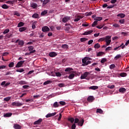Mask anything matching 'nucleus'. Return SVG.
Instances as JSON below:
<instances>
[{
	"mask_svg": "<svg viewBox=\"0 0 129 129\" xmlns=\"http://www.w3.org/2000/svg\"><path fill=\"white\" fill-rule=\"evenodd\" d=\"M91 59L90 57H85L84 58L82 59V66H87L89 64H91Z\"/></svg>",
	"mask_w": 129,
	"mask_h": 129,
	"instance_id": "1",
	"label": "nucleus"
},
{
	"mask_svg": "<svg viewBox=\"0 0 129 129\" xmlns=\"http://www.w3.org/2000/svg\"><path fill=\"white\" fill-rule=\"evenodd\" d=\"M106 46H109L111 43V36L107 35L105 37Z\"/></svg>",
	"mask_w": 129,
	"mask_h": 129,
	"instance_id": "2",
	"label": "nucleus"
},
{
	"mask_svg": "<svg viewBox=\"0 0 129 129\" xmlns=\"http://www.w3.org/2000/svg\"><path fill=\"white\" fill-rule=\"evenodd\" d=\"M24 103H21L20 102H13L12 103V105L13 106H22V105H23Z\"/></svg>",
	"mask_w": 129,
	"mask_h": 129,
	"instance_id": "3",
	"label": "nucleus"
},
{
	"mask_svg": "<svg viewBox=\"0 0 129 129\" xmlns=\"http://www.w3.org/2000/svg\"><path fill=\"white\" fill-rule=\"evenodd\" d=\"M29 51H30L29 54H33V53H35L36 52V50H34V46H29L28 47Z\"/></svg>",
	"mask_w": 129,
	"mask_h": 129,
	"instance_id": "4",
	"label": "nucleus"
},
{
	"mask_svg": "<svg viewBox=\"0 0 129 129\" xmlns=\"http://www.w3.org/2000/svg\"><path fill=\"white\" fill-rule=\"evenodd\" d=\"M25 63V60H22L18 62L16 66V68H20V67H22L23 64Z\"/></svg>",
	"mask_w": 129,
	"mask_h": 129,
	"instance_id": "5",
	"label": "nucleus"
},
{
	"mask_svg": "<svg viewBox=\"0 0 129 129\" xmlns=\"http://www.w3.org/2000/svg\"><path fill=\"white\" fill-rule=\"evenodd\" d=\"M69 20H70V17L66 16L62 18V22H63V23H67Z\"/></svg>",
	"mask_w": 129,
	"mask_h": 129,
	"instance_id": "6",
	"label": "nucleus"
},
{
	"mask_svg": "<svg viewBox=\"0 0 129 129\" xmlns=\"http://www.w3.org/2000/svg\"><path fill=\"white\" fill-rule=\"evenodd\" d=\"M42 31L44 32H49V31H50V28H49L48 26H44L42 28Z\"/></svg>",
	"mask_w": 129,
	"mask_h": 129,
	"instance_id": "7",
	"label": "nucleus"
},
{
	"mask_svg": "<svg viewBox=\"0 0 129 129\" xmlns=\"http://www.w3.org/2000/svg\"><path fill=\"white\" fill-rule=\"evenodd\" d=\"M88 74H89V73L85 72L84 74L82 75V76H81V79H85V78H86V77H87V76H88Z\"/></svg>",
	"mask_w": 129,
	"mask_h": 129,
	"instance_id": "8",
	"label": "nucleus"
},
{
	"mask_svg": "<svg viewBox=\"0 0 129 129\" xmlns=\"http://www.w3.org/2000/svg\"><path fill=\"white\" fill-rule=\"evenodd\" d=\"M43 121V119L42 118H39L38 120L34 121L33 124L36 125V124H41V122Z\"/></svg>",
	"mask_w": 129,
	"mask_h": 129,
	"instance_id": "9",
	"label": "nucleus"
},
{
	"mask_svg": "<svg viewBox=\"0 0 129 129\" xmlns=\"http://www.w3.org/2000/svg\"><path fill=\"white\" fill-rule=\"evenodd\" d=\"M54 115H56V112L48 113L47 115H46L45 117L48 118L49 117H51V116H54Z\"/></svg>",
	"mask_w": 129,
	"mask_h": 129,
	"instance_id": "10",
	"label": "nucleus"
},
{
	"mask_svg": "<svg viewBox=\"0 0 129 129\" xmlns=\"http://www.w3.org/2000/svg\"><path fill=\"white\" fill-rule=\"evenodd\" d=\"M94 100V97H93V96H90L87 98V101L89 102H92V101H93Z\"/></svg>",
	"mask_w": 129,
	"mask_h": 129,
	"instance_id": "11",
	"label": "nucleus"
},
{
	"mask_svg": "<svg viewBox=\"0 0 129 129\" xmlns=\"http://www.w3.org/2000/svg\"><path fill=\"white\" fill-rule=\"evenodd\" d=\"M73 70V69L70 68H68L66 69L65 71H66V72L67 73V74H69L71 73V71H72Z\"/></svg>",
	"mask_w": 129,
	"mask_h": 129,
	"instance_id": "12",
	"label": "nucleus"
},
{
	"mask_svg": "<svg viewBox=\"0 0 129 129\" xmlns=\"http://www.w3.org/2000/svg\"><path fill=\"white\" fill-rule=\"evenodd\" d=\"M31 8H33V9H36V8L38 7V5L36 3H32L30 4Z\"/></svg>",
	"mask_w": 129,
	"mask_h": 129,
	"instance_id": "13",
	"label": "nucleus"
},
{
	"mask_svg": "<svg viewBox=\"0 0 129 129\" xmlns=\"http://www.w3.org/2000/svg\"><path fill=\"white\" fill-rule=\"evenodd\" d=\"M93 32V31H92V30H89L88 31H86L83 34V35H84V36H86L87 35H90V34H91V33H92Z\"/></svg>",
	"mask_w": 129,
	"mask_h": 129,
	"instance_id": "14",
	"label": "nucleus"
},
{
	"mask_svg": "<svg viewBox=\"0 0 129 129\" xmlns=\"http://www.w3.org/2000/svg\"><path fill=\"white\" fill-rule=\"evenodd\" d=\"M14 128L15 129H21L22 126L18 124H15L13 126Z\"/></svg>",
	"mask_w": 129,
	"mask_h": 129,
	"instance_id": "15",
	"label": "nucleus"
},
{
	"mask_svg": "<svg viewBox=\"0 0 129 129\" xmlns=\"http://www.w3.org/2000/svg\"><path fill=\"white\" fill-rule=\"evenodd\" d=\"M49 56L52 57H55V56H57V53H56V52H51L49 53Z\"/></svg>",
	"mask_w": 129,
	"mask_h": 129,
	"instance_id": "16",
	"label": "nucleus"
},
{
	"mask_svg": "<svg viewBox=\"0 0 129 129\" xmlns=\"http://www.w3.org/2000/svg\"><path fill=\"white\" fill-rule=\"evenodd\" d=\"M126 91V89L124 88H120L119 89V92H120V93H124Z\"/></svg>",
	"mask_w": 129,
	"mask_h": 129,
	"instance_id": "17",
	"label": "nucleus"
},
{
	"mask_svg": "<svg viewBox=\"0 0 129 129\" xmlns=\"http://www.w3.org/2000/svg\"><path fill=\"white\" fill-rule=\"evenodd\" d=\"M11 115H13V113L11 112L7 113L4 115V117H10Z\"/></svg>",
	"mask_w": 129,
	"mask_h": 129,
	"instance_id": "18",
	"label": "nucleus"
},
{
	"mask_svg": "<svg viewBox=\"0 0 129 129\" xmlns=\"http://www.w3.org/2000/svg\"><path fill=\"white\" fill-rule=\"evenodd\" d=\"M18 84L20 85H25V84H28V82L25 81H20L18 82Z\"/></svg>",
	"mask_w": 129,
	"mask_h": 129,
	"instance_id": "19",
	"label": "nucleus"
},
{
	"mask_svg": "<svg viewBox=\"0 0 129 129\" xmlns=\"http://www.w3.org/2000/svg\"><path fill=\"white\" fill-rule=\"evenodd\" d=\"M32 18L33 19H38L39 18V14L37 13H34L33 15H32Z\"/></svg>",
	"mask_w": 129,
	"mask_h": 129,
	"instance_id": "20",
	"label": "nucleus"
},
{
	"mask_svg": "<svg viewBox=\"0 0 129 129\" xmlns=\"http://www.w3.org/2000/svg\"><path fill=\"white\" fill-rule=\"evenodd\" d=\"M83 123H84V119H82L81 121H79L78 122V125H80V126H82L83 125Z\"/></svg>",
	"mask_w": 129,
	"mask_h": 129,
	"instance_id": "21",
	"label": "nucleus"
},
{
	"mask_svg": "<svg viewBox=\"0 0 129 129\" xmlns=\"http://www.w3.org/2000/svg\"><path fill=\"white\" fill-rule=\"evenodd\" d=\"M117 16L120 17V18L122 19V18H124V17H125V14H123V13H120V14H117Z\"/></svg>",
	"mask_w": 129,
	"mask_h": 129,
	"instance_id": "22",
	"label": "nucleus"
},
{
	"mask_svg": "<svg viewBox=\"0 0 129 129\" xmlns=\"http://www.w3.org/2000/svg\"><path fill=\"white\" fill-rule=\"evenodd\" d=\"M89 89H92V90H96L98 89V87L96 86H93L89 87Z\"/></svg>",
	"mask_w": 129,
	"mask_h": 129,
	"instance_id": "23",
	"label": "nucleus"
},
{
	"mask_svg": "<svg viewBox=\"0 0 129 129\" xmlns=\"http://www.w3.org/2000/svg\"><path fill=\"white\" fill-rule=\"evenodd\" d=\"M18 45H20L21 47H23L25 45V42L23 40H20L18 42Z\"/></svg>",
	"mask_w": 129,
	"mask_h": 129,
	"instance_id": "24",
	"label": "nucleus"
},
{
	"mask_svg": "<svg viewBox=\"0 0 129 129\" xmlns=\"http://www.w3.org/2000/svg\"><path fill=\"white\" fill-rule=\"evenodd\" d=\"M80 19H82V17H81V16L78 15L77 16V18L74 20V21L78 22V21H80Z\"/></svg>",
	"mask_w": 129,
	"mask_h": 129,
	"instance_id": "25",
	"label": "nucleus"
},
{
	"mask_svg": "<svg viewBox=\"0 0 129 129\" xmlns=\"http://www.w3.org/2000/svg\"><path fill=\"white\" fill-rule=\"evenodd\" d=\"M26 30H27V28H26L25 27H21L19 29V32H24V31H26Z\"/></svg>",
	"mask_w": 129,
	"mask_h": 129,
	"instance_id": "26",
	"label": "nucleus"
},
{
	"mask_svg": "<svg viewBox=\"0 0 129 129\" xmlns=\"http://www.w3.org/2000/svg\"><path fill=\"white\" fill-rule=\"evenodd\" d=\"M50 0H44L42 3L43 6H46L48 3H50Z\"/></svg>",
	"mask_w": 129,
	"mask_h": 129,
	"instance_id": "27",
	"label": "nucleus"
},
{
	"mask_svg": "<svg viewBox=\"0 0 129 129\" xmlns=\"http://www.w3.org/2000/svg\"><path fill=\"white\" fill-rule=\"evenodd\" d=\"M74 77H75V74H71L69 76L68 78H69V79H73V78H74Z\"/></svg>",
	"mask_w": 129,
	"mask_h": 129,
	"instance_id": "28",
	"label": "nucleus"
},
{
	"mask_svg": "<svg viewBox=\"0 0 129 129\" xmlns=\"http://www.w3.org/2000/svg\"><path fill=\"white\" fill-rule=\"evenodd\" d=\"M51 83H52V81L48 80L45 82L43 83V85H48V84H51Z\"/></svg>",
	"mask_w": 129,
	"mask_h": 129,
	"instance_id": "29",
	"label": "nucleus"
},
{
	"mask_svg": "<svg viewBox=\"0 0 129 129\" xmlns=\"http://www.w3.org/2000/svg\"><path fill=\"white\" fill-rule=\"evenodd\" d=\"M96 112L97 113L102 114V113H103V111L101 109H97Z\"/></svg>",
	"mask_w": 129,
	"mask_h": 129,
	"instance_id": "30",
	"label": "nucleus"
},
{
	"mask_svg": "<svg viewBox=\"0 0 129 129\" xmlns=\"http://www.w3.org/2000/svg\"><path fill=\"white\" fill-rule=\"evenodd\" d=\"M25 25V23L23 22H20L18 24V28H21V27L24 26Z\"/></svg>",
	"mask_w": 129,
	"mask_h": 129,
	"instance_id": "31",
	"label": "nucleus"
},
{
	"mask_svg": "<svg viewBox=\"0 0 129 129\" xmlns=\"http://www.w3.org/2000/svg\"><path fill=\"white\" fill-rule=\"evenodd\" d=\"M59 103H58V102H55L54 103H53V107H59Z\"/></svg>",
	"mask_w": 129,
	"mask_h": 129,
	"instance_id": "32",
	"label": "nucleus"
},
{
	"mask_svg": "<svg viewBox=\"0 0 129 129\" xmlns=\"http://www.w3.org/2000/svg\"><path fill=\"white\" fill-rule=\"evenodd\" d=\"M14 15L17 16V17H20V16H21V14H20V13H19L18 11H15L14 12Z\"/></svg>",
	"mask_w": 129,
	"mask_h": 129,
	"instance_id": "33",
	"label": "nucleus"
},
{
	"mask_svg": "<svg viewBox=\"0 0 129 129\" xmlns=\"http://www.w3.org/2000/svg\"><path fill=\"white\" fill-rule=\"evenodd\" d=\"M119 58H121V55L120 54H117L116 56L114 57L115 60H117V59H119Z\"/></svg>",
	"mask_w": 129,
	"mask_h": 129,
	"instance_id": "34",
	"label": "nucleus"
},
{
	"mask_svg": "<svg viewBox=\"0 0 129 129\" xmlns=\"http://www.w3.org/2000/svg\"><path fill=\"white\" fill-rule=\"evenodd\" d=\"M11 98H12L11 97H7L4 99V101H9V100H11Z\"/></svg>",
	"mask_w": 129,
	"mask_h": 129,
	"instance_id": "35",
	"label": "nucleus"
},
{
	"mask_svg": "<svg viewBox=\"0 0 129 129\" xmlns=\"http://www.w3.org/2000/svg\"><path fill=\"white\" fill-rule=\"evenodd\" d=\"M94 20L95 21H101V20H102V17H95Z\"/></svg>",
	"mask_w": 129,
	"mask_h": 129,
	"instance_id": "36",
	"label": "nucleus"
},
{
	"mask_svg": "<svg viewBox=\"0 0 129 129\" xmlns=\"http://www.w3.org/2000/svg\"><path fill=\"white\" fill-rule=\"evenodd\" d=\"M103 54H104V52H99L97 53V56L98 57H99L100 56H102V55H103Z\"/></svg>",
	"mask_w": 129,
	"mask_h": 129,
	"instance_id": "37",
	"label": "nucleus"
},
{
	"mask_svg": "<svg viewBox=\"0 0 129 129\" xmlns=\"http://www.w3.org/2000/svg\"><path fill=\"white\" fill-rule=\"evenodd\" d=\"M47 13H48V11L47 10H44V11L41 12V16H45V15H46Z\"/></svg>",
	"mask_w": 129,
	"mask_h": 129,
	"instance_id": "38",
	"label": "nucleus"
},
{
	"mask_svg": "<svg viewBox=\"0 0 129 129\" xmlns=\"http://www.w3.org/2000/svg\"><path fill=\"white\" fill-rule=\"evenodd\" d=\"M24 71H25V70H24V69H19L16 70V72H20V73H22V72H24Z\"/></svg>",
	"mask_w": 129,
	"mask_h": 129,
	"instance_id": "39",
	"label": "nucleus"
},
{
	"mask_svg": "<svg viewBox=\"0 0 129 129\" xmlns=\"http://www.w3.org/2000/svg\"><path fill=\"white\" fill-rule=\"evenodd\" d=\"M94 48H95V49H99V48H100V45L99 44V43H97L95 44Z\"/></svg>",
	"mask_w": 129,
	"mask_h": 129,
	"instance_id": "40",
	"label": "nucleus"
},
{
	"mask_svg": "<svg viewBox=\"0 0 129 129\" xmlns=\"http://www.w3.org/2000/svg\"><path fill=\"white\" fill-rule=\"evenodd\" d=\"M109 68H110V70H112V69H113L114 68H115V64H111Z\"/></svg>",
	"mask_w": 129,
	"mask_h": 129,
	"instance_id": "41",
	"label": "nucleus"
},
{
	"mask_svg": "<svg viewBox=\"0 0 129 129\" xmlns=\"http://www.w3.org/2000/svg\"><path fill=\"white\" fill-rule=\"evenodd\" d=\"M68 120H69V121H71V123H73V122H74L75 119H74V118L71 117V118H69L68 119Z\"/></svg>",
	"mask_w": 129,
	"mask_h": 129,
	"instance_id": "42",
	"label": "nucleus"
},
{
	"mask_svg": "<svg viewBox=\"0 0 129 129\" xmlns=\"http://www.w3.org/2000/svg\"><path fill=\"white\" fill-rule=\"evenodd\" d=\"M87 40H88V39L86 38H81L80 39L81 42H86V41H87Z\"/></svg>",
	"mask_w": 129,
	"mask_h": 129,
	"instance_id": "43",
	"label": "nucleus"
},
{
	"mask_svg": "<svg viewBox=\"0 0 129 129\" xmlns=\"http://www.w3.org/2000/svg\"><path fill=\"white\" fill-rule=\"evenodd\" d=\"M2 8L3 9H9V6L6 4H4L2 6Z\"/></svg>",
	"mask_w": 129,
	"mask_h": 129,
	"instance_id": "44",
	"label": "nucleus"
},
{
	"mask_svg": "<svg viewBox=\"0 0 129 129\" xmlns=\"http://www.w3.org/2000/svg\"><path fill=\"white\" fill-rule=\"evenodd\" d=\"M36 24H37V22H35L33 23H32V29H36Z\"/></svg>",
	"mask_w": 129,
	"mask_h": 129,
	"instance_id": "45",
	"label": "nucleus"
},
{
	"mask_svg": "<svg viewBox=\"0 0 129 129\" xmlns=\"http://www.w3.org/2000/svg\"><path fill=\"white\" fill-rule=\"evenodd\" d=\"M15 63H14L13 62H11L10 63H9V67L10 68H13V67H14Z\"/></svg>",
	"mask_w": 129,
	"mask_h": 129,
	"instance_id": "46",
	"label": "nucleus"
},
{
	"mask_svg": "<svg viewBox=\"0 0 129 129\" xmlns=\"http://www.w3.org/2000/svg\"><path fill=\"white\" fill-rule=\"evenodd\" d=\"M120 76H121V77H125V76H126V73H122L120 74Z\"/></svg>",
	"mask_w": 129,
	"mask_h": 129,
	"instance_id": "47",
	"label": "nucleus"
},
{
	"mask_svg": "<svg viewBox=\"0 0 129 129\" xmlns=\"http://www.w3.org/2000/svg\"><path fill=\"white\" fill-rule=\"evenodd\" d=\"M9 32H10V29H6L4 31L3 34H8V33H9Z\"/></svg>",
	"mask_w": 129,
	"mask_h": 129,
	"instance_id": "48",
	"label": "nucleus"
},
{
	"mask_svg": "<svg viewBox=\"0 0 129 129\" xmlns=\"http://www.w3.org/2000/svg\"><path fill=\"white\" fill-rule=\"evenodd\" d=\"M111 50H112V47L110 46H108L105 49V51H111Z\"/></svg>",
	"mask_w": 129,
	"mask_h": 129,
	"instance_id": "49",
	"label": "nucleus"
},
{
	"mask_svg": "<svg viewBox=\"0 0 129 129\" xmlns=\"http://www.w3.org/2000/svg\"><path fill=\"white\" fill-rule=\"evenodd\" d=\"M105 40V37H102L100 38L98 41V42H102Z\"/></svg>",
	"mask_w": 129,
	"mask_h": 129,
	"instance_id": "50",
	"label": "nucleus"
},
{
	"mask_svg": "<svg viewBox=\"0 0 129 129\" xmlns=\"http://www.w3.org/2000/svg\"><path fill=\"white\" fill-rule=\"evenodd\" d=\"M61 48H63V49H67V48H68V45L63 44L61 46Z\"/></svg>",
	"mask_w": 129,
	"mask_h": 129,
	"instance_id": "51",
	"label": "nucleus"
},
{
	"mask_svg": "<svg viewBox=\"0 0 129 129\" xmlns=\"http://www.w3.org/2000/svg\"><path fill=\"white\" fill-rule=\"evenodd\" d=\"M113 27H114V28H118L119 27V25L117 23H115L113 24Z\"/></svg>",
	"mask_w": 129,
	"mask_h": 129,
	"instance_id": "52",
	"label": "nucleus"
},
{
	"mask_svg": "<svg viewBox=\"0 0 129 129\" xmlns=\"http://www.w3.org/2000/svg\"><path fill=\"white\" fill-rule=\"evenodd\" d=\"M58 86H59V87H64V86H65V84L63 83H59L58 84Z\"/></svg>",
	"mask_w": 129,
	"mask_h": 129,
	"instance_id": "53",
	"label": "nucleus"
},
{
	"mask_svg": "<svg viewBox=\"0 0 129 129\" xmlns=\"http://www.w3.org/2000/svg\"><path fill=\"white\" fill-rule=\"evenodd\" d=\"M97 23H98L97 21H94L92 25V27H95V26H96V25H97Z\"/></svg>",
	"mask_w": 129,
	"mask_h": 129,
	"instance_id": "54",
	"label": "nucleus"
},
{
	"mask_svg": "<svg viewBox=\"0 0 129 129\" xmlns=\"http://www.w3.org/2000/svg\"><path fill=\"white\" fill-rule=\"evenodd\" d=\"M105 62H106V58H105L102 59L101 60V63H105Z\"/></svg>",
	"mask_w": 129,
	"mask_h": 129,
	"instance_id": "55",
	"label": "nucleus"
},
{
	"mask_svg": "<svg viewBox=\"0 0 129 129\" xmlns=\"http://www.w3.org/2000/svg\"><path fill=\"white\" fill-rule=\"evenodd\" d=\"M6 67V66H0V70H3V69H5Z\"/></svg>",
	"mask_w": 129,
	"mask_h": 129,
	"instance_id": "56",
	"label": "nucleus"
},
{
	"mask_svg": "<svg viewBox=\"0 0 129 129\" xmlns=\"http://www.w3.org/2000/svg\"><path fill=\"white\" fill-rule=\"evenodd\" d=\"M108 88H110V89H112L113 88H114V85H109L107 86Z\"/></svg>",
	"mask_w": 129,
	"mask_h": 129,
	"instance_id": "57",
	"label": "nucleus"
},
{
	"mask_svg": "<svg viewBox=\"0 0 129 129\" xmlns=\"http://www.w3.org/2000/svg\"><path fill=\"white\" fill-rule=\"evenodd\" d=\"M79 122V119H78V118H76L75 119V124L78 123Z\"/></svg>",
	"mask_w": 129,
	"mask_h": 129,
	"instance_id": "58",
	"label": "nucleus"
},
{
	"mask_svg": "<svg viewBox=\"0 0 129 129\" xmlns=\"http://www.w3.org/2000/svg\"><path fill=\"white\" fill-rule=\"evenodd\" d=\"M120 24H124V19H121L119 21Z\"/></svg>",
	"mask_w": 129,
	"mask_h": 129,
	"instance_id": "59",
	"label": "nucleus"
},
{
	"mask_svg": "<svg viewBox=\"0 0 129 129\" xmlns=\"http://www.w3.org/2000/svg\"><path fill=\"white\" fill-rule=\"evenodd\" d=\"M59 104H61V105H65V104H66V103L64 101H59Z\"/></svg>",
	"mask_w": 129,
	"mask_h": 129,
	"instance_id": "60",
	"label": "nucleus"
},
{
	"mask_svg": "<svg viewBox=\"0 0 129 129\" xmlns=\"http://www.w3.org/2000/svg\"><path fill=\"white\" fill-rule=\"evenodd\" d=\"M114 7V5H110L107 7V9H112Z\"/></svg>",
	"mask_w": 129,
	"mask_h": 129,
	"instance_id": "61",
	"label": "nucleus"
},
{
	"mask_svg": "<svg viewBox=\"0 0 129 129\" xmlns=\"http://www.w3.org/2000/svg\"><path fill=\"white\" fill-rule=\"evenodd\" d=\"M75 128H76V124L75 123H74L72 125V129H75Z\"/></svg>",
	"mask_w": 129,
	"mask_h": 129,
	"instance_id": "62",
	"label": "nucleus"
},
{
	"mask_svg": "<svg viewBox=\"0 0 129 129\" xmlns=\"http://www.w3.org/2000/svg\"><path fill=\"white\" fill-rule=\"evenodd\" d=\"M55 74L57 77H60L61 76V74L59 72L56 73Z\"/></svg>",
	"mask_w": 129,
	"mask_h": 129,
	"instance_id": "63",
	"label": "nucleus"
},
{
	"mask_svg": "<svg viewBox=\"0 0 129 129\" xmlns=\"http://www.w3.org/2000/svg\"><path fill=\"white\" fill-rule=\"evenodd\" d=\"M22 87L24 89H27V88H28L29 87V85H24V86H23Z\"/></svg>",
	"mask_w": 129,
	"mask_h": 129,
	"instance_id": "64",
	"label": "nucleus"
}]
</instances>
